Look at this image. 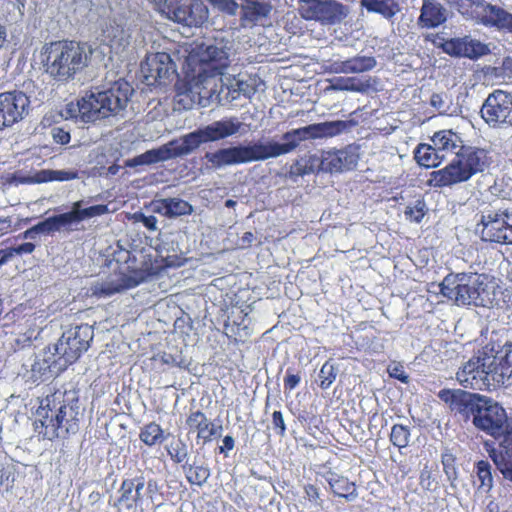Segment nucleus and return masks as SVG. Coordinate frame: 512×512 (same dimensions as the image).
Returning a JSON list of instances; mask_svg holds the SVG:
<instances>
[{
  "label": "nucleus",
  "instance_id": "obj_1",
  "mask_svg": "<svg viewBox=\"0 0 512 512\" xmlns=\"http://www.w3.org/2000/svg\"><path fill=\"white\" fill-rule=\"evenodd\" d=\"M348 126V122L344 120L310 124L285 132L282 135L283 143L258 141L247 146L222 148L213 153H206L205 157L214 167L263 161L294 151L302 141L337 136Z\"/></svg>",
  "mask_w": 512,
  "mask_h": 512
},
{
  "label": "nucleus",
  "instance_id": "obj_2",
  "mask_svg": "<svg viewBox=\"0 0 512 512\" xmlns=\"http://www.w3.org/2000/svg\"><path fill=\"white\" fill-rule=\"evenodd\" d=\"M431 142L443 160L449 154L455 153V157L447 166L432 173L438 187H450L466 182L490 165L491 158L486 149L461 145L460 136L452 130L435 132Z\"/></svg>",
  "mask_w": 512,
  "mask_h": 512
},
{
  "label": "nucleus",
  "instance_id": "obj_3",
  "mask_svg": "<svg viewBox=\"0 0 512 512\" xmlns=\"http://www.w3.org/2000/svg\"><path fill=\"white\" fill-rule=\"evenodd\" d=\"M438 397L466 420L471 418L478 430L495 439L503 438L508 427V416L496 401L477 393L447 388L440 390Z\"/></svg>",
  "mask_w": 512,
  "mask_h": 512
},
{
  "label": "nucleus",
  "instance_id": "obj_4",
  "mask_svg": "<svg viewBox=\"0 0 512 512\" xmlns=\"http://www.w3.org/2000/svg\"><path fill=\"white\" fill-rule=\"evenodd\" d=\"M188 80L176 83L175 100L188 109L195 95H201L211 79L220 76L229 66V56L223 48L215 45H197L186 58Z\"/></svg>",
  "mask_w": 512,
  "mask_h": 512
},
{
  "label": "nucleus",
  "instance_id": "obj_5",
  "mask_svg": "<svg viewBox=\"0 0 512 512\" xmlns=\"http://www.w3.org/2000/svg\"><path fill=\"white\" fill-rule=\"evenodd\" d=\"M79 399L56 390L47 395L36 411L33 426L39 438L53 441L75 434L80 425Z\"/></svg>",
  "mask_w": 512,
  "mask_h": 512
},
{
  "label": "nucleus",
  "instance_id": "obj_6",
  "mask_svg": "<svg viewBox=\"0 0 512 512\" xmlns=\"http://www.w3.org/2000/svg\"><path fill=\"white\" fill-rule=\"evenodd\" d=\"M91 49L77 41L58 40L42 48L45 72L58 82H68L88 66Z\"/></svg>",
  "mask_w": 512,
  "mask_h": 512
},
{
  "label": "nucleus",
  "instance_id": "obj_7",
  "mask_svg": "<svg viewBox=\"0 0 512 512\" xmlns=\"http://www.w3.org/2000/svg\"><path fill=\"white\" fill-rule=\"evenodd\" d=\"M133 94L132 86L118 80L104 91H88L76 103L77 112L84 122H95L115 116L123 111Z\"/></svg>",
  "mask_w": 512,
  "mask_h": 512
},
{
  "label": "nucleus",
  "instance_id": "obj_8",
  "mask_svg": "<svg viewBox=\"0 0 512 512\" xmlns=\"http://www.w3.org/2000/svg\"><path fill=\"white\" fill-rule=\"evenodd\" d=\"M163 500L164 493L157 480L145 481L143 476H136L122 481L114 505L127 511L146 512L159 508Z\"/></svg>",
  "mask_w": 512,
  "mask_h": 512
},
{
  "label": "nucleus",
  "instance_id": "obj_9",
  "mask_svg": "<svg viewBox=\"0 0 512 512\" xmlns=\"http://www.w3.org/2000/svg\"><path fill=\"white\" fill-rule=\"evenodd\" d=\"M457 11L467 20L497 31L512 33V13L485 0H454Z\"/></svg>",
  "mask_w": 512,
  "mask_h": 512
},
{
  "label": "nucleus",
  "instance_id": "obj_10",
  "mask_svg": "<svg viewBox=\"0 0 512 512\" xmlns=\"http://www.w3.org/2000/svg\"><path fill=\"white\" fill-rule=\"evenodd\" d=\"M511 222L510 208L488 210L482 213L476 231L483 242L510 245Z\"/></svg>",
  "mask_w": 512,
  "mask_h": 512
},
{
  "label": "nucleus",
  "instance_id": "obj_11",
  "mask_svg": "<svg viewBox=\"0 0 512 512\" xmlns=\"http://www.w3.org/2000/svg\"><path fill=\"white\" fill-rule=\"evenodd\" d=\"M298 12L305 20L333 25L347 17L348 8L336 0H298Z\"/></svg>",
  "mask_w": 512,
  "mask_h": 512
},
{
  "label": "nucleus",
  "instance_id": "obj_12",
  "mask_svg": "<svg viewBox=\"0 0 512 512\" xmlns=\"http://www.w3.org/2000/svg\"><path fill=\"white\" fill-rule=\"evenodd\" d=\"M476 273L448 274L440 284V293L457 305H475Z\"/></svg>",
  "mask_w": 512,
  "mask_h": 512
},
{
  "label": "nucleus",
  "instance_id": "obj_13",
  "mask_svg": "<svg viewBox=\"0 0 512 512\" xmlns=\"http://www.w3.org/2000/svg\"><path fill=\"white\" fill-rule=\"evenodd\" d=\"M492 372L490 363H486V357L473 356L457 372L456 378L461 386L472 390L493 389Z\"/></svg>",
  "mask_w": 512,
  "mask_h": 512
},
{
  "label": "nucleus",
  "instance_id": "obj_14",
  "mask_svg": "<svg viewBox=\"0 0 512 512\" xmlns=\"http://www.w3.org/2000/svg\"><path fill=\"white\" fill-rule=\"evenodd\" d=\"M481 117L492 128L512 125V95L499 89L490 93L482 105Z\"/></svg>",
  "mask_w": 512,
  "mask_h": 512
},
{
  "label": "nucleus",
  "instance_id": "obj_15",
  "mask_svg": "<svg viewBox=\"0 0 512 512\" xmlns=\"http://www.w3.org/2000/svg\"><path fill=\"white\" fill-rule=\"evenodd\" d=\"M427 40L453 57L478 59L490 52L486 44L470 36L445 39L440 34H435L427 36Z\"/></svg>",
  "mask_w": 512,
  "mask_h": 512
},
{
  "label": "nucleus",
  "instance_id": "obj_16",
  "mask_svg": "<svg viewBox=\"0 0 512 512\" xmlns=\"http://www.w3.org/2000/svg\"><path fill=\"white\" fill-rule=\"evenodd\" d=\"M29 97L22 91L0 93V131L21 121L28 113Z\"/></svg>",
  "mask_w": 512,
  "mask_h": 512
},
{
  "label": "nucleus",
  "instance_id": "obj_17",
  "mask_svg": "<svg viewBox=\"0 0 512 512\" xmlns=\"http://www.w3.org/2000/svg\"><path fill=\"white\" fill-rule=\"evenodd\" d=\"M55 353H52L47 359H44L46 364L45 367L40 369L52 370L56 366L57 362L63 360V365L67 366L75 363L80 356L87 351L84 346H81L79 341L75 340L69 333L66 336L64 334L55 345Z\"/></svg>",
  "mask_w": 512,
  "mask_h": 512
},
{
  "label": "nucleus",
  "instance_id": "obj_18",
  "mask_svg": "<svg viewBox=\"0 0 512 512\" xmlns=\"http://www.w3.org/2000/svg\"><path fill=\"white\" fill-rule=\"evenodd\" d=\"M493 369V389L512 383V342L506 343L490 361Z\"/></svg>",
  "mask_w": 512,
  "mask_h": 512
},
{
  "label": "nucleus",
  "instance_id": "obj_19",
  "mask_svg": "<svg viewBox=\"0 0 512 512\" xmlns=\"http://www.w3.org/2000/svg\"><path fill=\"white\" fill-rule=\"evenodd\" d=\"M185 425L188 433L196 432L197 439L201 440L203 444L211 442L222 430L221 425H215L201 410L190 411L185 420Z\"/></svg>",
  "mask_w": 512,
  "mask_h": 512
},
{
  "label": "nucleus",
  "instance_id": "obj_20",
  "mask_svg": "<svg viewBox=\"0 0 512 512\" xmlns=\"http://www.w3.org/2000/svg\"><path fill=\"white\" fill-rule=\"evenodd\" d=\"M209 10L202 0H183L175 22L188 27H201L208 20Z\"/></svg>",
  "mask_w": 512,
  "mask_h": 512
},
{
  "label": "nucleus",
  "instance_id": "obj_21",
  "mask_svg": "<svg viewBox=\"0 0 512 512\" xmlns=\"http://www.w3.org/2000/svg\"><path fill=\"white\" fill-rule=\"evenodd\" d=\"M490 457L503 477L512 482V426L506 428L498 448L490 451Z\"/></svg>",
  "mask_w": 512,
  "mask_h": 512
},
{
  "label": "nucleus",
  "instance_id": "obj_22",
  "mask_svg": "<svg viewBox=\"0 0 512 512\" xmlns=\"http://www.w3.org/2000/svg\"><path fill=\"white\" fill-rule=\"evenodd\" d=\"M147 78H153L156 82L162 83L176 74V64L170 54L157 52L146 58Z\"/></svg>",
  "mask_w": 512,
  "mask_h": 512
},
{
  "label": "nucleus",
  "instance_id": "obj_23",
  "mask_svg": "<svg viewBox=\"0 0 512 512\" xmlns=\"http://www.w3.org/2000/svg\"><path fill=\"white\" fill-rule=\"evenodd\" d=\"M359 155L351 148L330 151L322 160L323 168L330 173H340L356 168Z\"/></svg>",
  "mask_w": 512,
  "mask_h": 512
},
{
  "label": "nucleus",
  "instance_id": "obj_24",
  "mask_svg": "<svg viewBox=\"0 0 512 512\" xmlns=\"http://www.w3.org/2000/svg\"><path fill=\"white\" fill-rule=\"evenodd\" d=\"M376 65L374 56L356 55L345 60L331 61L329 71L336 74H359L371 71Z\"/></svg>",
  "mask_w": 512,
  "mask_h": 512
},
{
  "label": "nucleus",
  "instance_id": "obj_25",
  "mask_svg": "<svg viewBox=\"0 0 512 512\" xmlns=\"http://www.w3.org/2000/svg\"><path fill=\"white\" fill-rule=\"evenodd\" d=\"M476 277L475 306L492 307L500 288L496 278L485 273H476Z\"/></svg>",
  "mask_w": 512,
  "mask_h": 512
},
{
  "label": "nucleus",
  "instance_id": "obj_26",
  "mask_svg": "<svg viewBox=\"0 0 512 512\" xmlns=\"http://www.w3.org/2000/svg\"><path fill=\"white\" fill-rule=\"evenodd\" d=\"M241 125L242 123L239 122L236 118H225L219 121H215L201 129L207 143L215 142L235 135L239 132Z\"/></svg>",
  "mask_w": 512,
  "mask_h": 512
},
{
  "label": "nucleus",
  "instance_id": "obj_27",
  "mask_svg": "<svg viewBox=\"0 0 512 512\" xmlns=\"http://www.w3.org/2000/svg\"><path fill=\"white\" fill-rule=\"evenodd\" d=\"M323 478L327 481L330 491L337 497L353 500L357 497V487L354 482L343 475H339L328 469L322 473Z\"/></svg>",
  "mask_w": 512,
  "mask_h": 512
},
{
  "label": "nucleus",
  "instance_id": "obj_28",
  "mask_svg": "<svg viewBox=\"0 0 512 512\" xmlns=\"http://www.w3.org/2000/svg\"><path fill=\"white\" fill-rule=\"evenodd\" d=\"M447 20L446 9L435 0H423L419 24L423 28H436Z\"/></svg>",
  "mask_w": 512,
  "mask_h": 512
},
{
  "label": "nucleus",
  "instance_id": "obj_29",
  "mask_svg": "<svg viewBox=\"0 0 512 512\" xmlns=\"http://www.w3.org/2000/svg\"><path fill=\"white\" fill-rule=\"evenodd\" d=\"M155 212L167 218H174L192 214L193 206L183 199L169 197L156 201Z\"/></svg>",
  "mask_w": 512,
  "mask_h": 512
},
{
  "label": "nucleus",
  "instance_id": "obj_30",
  "mask_svg": "<svg viewBox=\"0 0 512 512\" xmlns=\"http://www.w3.org/2000/svg\"><path fill=\"white\" fill-rule=\"evenodd\" d=\"M374 82L371 77H338L331 81L330 89L334 91H350L364 94L374 88Z\"/></svg>",
  "mask_w": 512,
  "mask_h": 512
},
{
  "label": "nucleus",
  "instance_id": "obj_31",
  "mask_svg": "<svg viewBox=\"0 0 512 512\" xmlns=\"http://www.w3.org/2000/svg\"><path fill=\"white\" fill-rule=\"evenodd\" d=\"M155 273H148L147 275H144L142 272L135 271L132 275H126L124 274L120 278V282L116 285L114 284H107L103 285L96 294L99 296H111L115 293H119L124 290H128L131 288L137 287L139 284L144 282L147 279V276H152Z\"/></svg>",
  "mask_w": 512,
  "mask_h": 512
},
{
  "label": "nucleus",
  "instance_id": "obj_32",
  "mask_svg": "<svg viewBox=\"0 0 512 512\" xmlns=\"http://www.w3.org/2000/svg\"><path fill=\"white\" fill-rule=\"evenodd\" d=\"M360 6L368 13L381 15L390 20L401 11V0H360Z\"/></svg>",
  "mask_w": 512,
  "mask_h": 512
},
{
  "label": "nucleus",
  "instance_id": "obj_33",
  "mask_svg": "<svg viewBox=\"0 0 512 512\" xmlns=\"http://www.w3.org/2000/svg\"><path fill=\"white\" fill-rule=\"evenodd\" d=\"M271 10L272 5L270 3L247 0L242 6L241 20L245 25H255L262 18H266Z\"/></svg>",
  "mask_w": 512,
  "mask_h": 512
},
{
  "label": "nucleus",
  "instance_id": "obj_34",
  "mask_svg": "<svg viewBox=\"0 0 512 512\" xmlns=\"http://www.w3.org/2000/svg\"><path fill=\"white\" fill-rule=\"evenodd\" d=\"M175 142L169 141L168 143L160 146L156 149H151L146 151L145 153L136 157L135 162L137 164H155L158 162H164L169 159L177 158V154H175L174 146Z\"/></svg>",
  "mask_w": 512,
  "mask_h": 512
},
{
  "label": "nucleus",
  "instance_id": "obj_35",
  "mask_svg": "<svg viewBox=\"0 0 512 512\" xmlns=\"http://www.w3.org/2000/svg\"><path fill=\"white\" fill-rule=\"evenodd\" d=\"M175 154L177 157L185 156L196 150L201 144L206 143L203 131L201 128L183 135L179 139H173Z\"/></svg>",
  "mask_w": 512,
  "mask_h": 512
},
{
  "label": "nucleus",
  "instance_id": "obj_36",
  "mask_svg": "<svg viewBox=\"0 0 512 512\" xmlns=\"http://www.w3.org/2000/svg\"><path fill=\"white\" fill-rule=\"evenodd\" d=\"M414 159L424 168H435L443 159L432 144L420 143L414 150Z\"/></svg>",
  "mask_w": 512,
  "mask_h": 512
},
{
  "label": "nucleus",
  "instance_id": "obj_37",
  "mask_svg": "<svg viewBox=\"0 0 512 512\" xmlns=\"http://www.w3.org/2000/svg\"><path fill=\"white\" fill-rule=\"evenodd\" d=\"M77 206L78 204L73 203L71 211L46 218L48 234L60 231L62 228L68 229L72 224L79 223Z\"/></svg>",
  "mask_w": 512,
  "mask_h": 512
},
{
  "label": "nucleus",
  "instance_id": "obj_38",
  "mask_svg": "<svg viewBox=\"0 0 512 512\" xmlns=\"http://www.w3.org/2000/svg\"><path fill=\"white\" fill-rule=\"evenodd\" d=\"M166 438L165 431L155 421L149 422L140 428L139 439L148 447L161 445Z\"/></svg>",
  "mask_w": 512,
  "mask_h": 512
},
{
  "label": "nucleus",
  "instance_id": "obj_39",
  "mask_svg": "<svg viewBox=\"0 0 512 512\" xmlns=\"http://www.w3.org/2000/svg\"><path fill=\"white\" fill-rule=\"evenodd\" d=\"M475 473L479 488L489 491L493 484L491 465L486 460H480L475 464Z\"/></svg>",
  "mask_w": 512,
  "mask_h": 512
},
{
  "label": "nucleus",
  "instance_id": "obj_40",
  "mask_svg": "<svg viewBox=\"0 0 512 512\" xmlns=\"http://www.w3.org/2000/svg\"><path fill=\"white\" fill-rule=\"evenodd\" d=\"M314 156H304L293 162L289 169L290 177H300L314 172Z\"/></svg>",
  "mask_w": 512,
  "mask_h": 512
},
{
  "label": "nucleus",
  "instance_id": "obj_41",
  "mask_svg": "<svg viewBox=\"0 0 512 512\" xmlns=\"http://www.w3.org/2000/svg\"><path fill=\"white\" fill-rule=\"evenodd\" d=\"M83 201H76L74 204H78L77 206V215L79 222L90 219L93 217L102 216L104 214H107L109 212L108 205L106 204H97L93 205L87 208H82Z\"/></svg>",
  "mask_w": 512,
  "mask_h": 512
},
{
  "label": "nucleus",
  "instance_id": "obj_42",
  "mask_svg": "<svg viewBox=\"0 0 512 512\" xmlns=\"http://www.w3.org/2000/svg\"><path fill=\"white\" fill-rule=\"evenodd\" d=\"M409 439L410 430L407 426L402 424H395L392 426L390 441L395 447L399 449L407 447L409 444Z\"/></svg>",
  "mask_w": 512,
  "mask_h": 512
},
{
  "label": "nucleus",
  "instance_id": "obj_43",
  "mask_svg": "<svg viewBox=\"0 0 512 512\" xmlns=\"http://www.w3.org/2000/svg\"><path fill=\"white\" fill-rule=\"evenodd\" d=\"M210 476L209 468L205 466L190 465L186 468V478L191 485H203Z\"/></svg>",
  "mask_w": 512,
  "mask_h": 512
},
{
  "label": "nucleus",
  "instance_id": "obj_44",
  "mask_svg": "<svg viewBox=\"0 0 512 512\" xmlns=\"http://www.w3.org/2000/svg\"><path fill=\"white\" fill-rule=\"evenodd\" d=\"M320 383L319 386L321 389H328L336 380L337 377V369L330 360H327L321 367L318 374Z\"/></svg>",
  "mask_w": 512,
  "mask_h": 512
},
{
  "label": "nucleus",
  "instance_id": "obj_45",
  "mask_svg": "<svg viewBox=\"0 0 512 512\" xmlns=\"http://www.w3.org/2000/svg\"><path fill=\"white\" fill-rule=\"evenodd\" d=\"M167 453L174 463H183L188 456L187 445L178 439L167 447Z\"/></svg>",
  "mask_w": 512,
  "mask_h": 512
},
{
  "label": "nucleus",
  "instance_id": "obj_46",
  "mask_svg": "<svg viewBox=\"0 0 512 512\" xmlns=\"http://www.w3.org/2000/svg\"><path fill=\"white\" fill-rule=\"evenodd\" d=\"M159 11L175 21L176 13L180 10L183 0H153Z\"/></svg>",
  "mask_w": 512,
  "mask_h": 512
},
{
  "label": "nucleus",
  "instance_id": "obj_47",
  "mask_svg": "<svg viewBox=\"0 0 512 512\" xmlns=\"http://www.w3.org/2000/svg\"><path fill=\"white\" fill-rule=\"evenodd\" d=\"M69 334L75 338V340L79 341L81 346H84V348L88 350L90 342L93 340V330L89 325L77 326L74 332H69Z\"/></svg>",
  "mask_w": 512,
  "mask_h": 512
},
{
  "label": "nucleus",
  "instance_id": "obj_48",
  "mask_svg": "<svg viewBox=\"0 0 512 512\" xmlns=\"http://www.w3.org/2000/svg\"><path fill=\"white\" fill-rule=\"evenodd\" d=\"M404 214L409 221L420 223L426 214V204L424 200L419 199L413 206H407Z\"/></svg>",
  "mask_w": 512,
  "mask_h": 512
},
{
  "label": "nucleus",
  "instance_id": "obj_49",
  "mask_svg": "<svg viewBox=\"0 0 512 512\" xmlns=\"http://www.w3.org/2000/svg\"><path fill=\"white\" fill-rule=\"evenodd\" d=\"M305 497L309 502L318 508L323 507V500L320 497V489L314 484H306L303 487Z\"/></svg>",
  "mask_w": 512,
  "mask_h": 512
},
{
  "label": "nucleus",
  "instance_id": "obj_50",
  "mask_svg": "<svg viewBox=\"0 0 512 512\" xmlns=\"http://www.w3.org/2000/svg\"><path fill=\"white\" fill-rule=\"evenodd\" d=\"M387 372L391 378L397 379L404 384L409 383V375L401 363H392L388 366Z\"/></svg>",
  "mask_w": 512,
  "mask_h": 512
},
{
  "label": "nucleus",
  "instance_id": "obj_51",
  "mask_svg": "<svg viewBox=\"0 0 512 512\" xmlns=\"http://www.w3.org/2000/svg\"><path fill=\"white\" fill-rule=\"evenodd\" d=\"M301 381V376L299 373H294L292 368H288L286 371V375L283 379L284 392L289 393L294 390Z\"/></svg>",
  "mask_w": 512,
  "mask_h": 512
},
{
  "label": "nucleus",
  "instance_id": "obj_52",
  "mask_svg": "<svg viewBox=\"0 0 512 512\" xmlns=\"http://www.w3.org/2000/svg\"><path fill=\"white\" fill-rule=\"evenodd\" d=\"M39 233L48 234V228L45 223V220L37 223L36 225L32 226L31 228L20 233L15 239H33Z\"/></svg>",
  "mask_w": 512,
  "mask_h": 512
},
{
  "label": "nucleus",
  "instance_id": "obj_53",
  "mask_svg": "<svg viewBox=\"0 0 512 512\" xmlns=\"http://www.w3.org/2000/svg\"><path fill=\"white\" fill-rule=\"evenodd\" d=\"M133 218L135 222H141L145 228H147L149 231H156L157 230V218L154 215H145L142 212H136L133 215Z\"/></svg>",
  "mask_w": 512,
  "mask_h": 512
},
{
  "label": "nucleus",
  "instance_id": "obj_54",
  "mask_svg": "<svg viewBox=\"0 0 512 512\" xmlns=\"http://www.w3.org/2000/svg\"><path fill=\"white\" fill-rule=\"evenodd\" d=\"M209 2L230 15H234L238 8L235 0H209Z\"/></svg>",
  "mask_w": 512,
  "mask_h": 512
},
{
  "label": "nucleus",
  "instance_id": "obj_55",
  "mask_svg": "<svg viewBox=\"0 0 512 512\" xmlns=\"http://www.w3.org/2000/svg\"><path fill=\"white\" fill-rule=\"evenodd\" d=\"M51 181H69L77 178L78 173L72 170H55L49 172Z\"/></svg>",
  "mask_w": 512,
  "mask_h": 512
},
{
  "label": "nucleus",
  "instance_id": "obj_56",
  "mask_svg": "<svg viewBox=\"0 0 512 512\" xmlns=\"http://www.w3.org/2000/svg\"><path fill=\"white\" fill-rule=\"evenodd\" d=\"M273 428L279 436H284L286 432V425L284 422L283 414L281 411H274L272 414Z\"/></svg>",
  "mask_w": 512,
  "mask_h": 512
},
{
  "label": "nucleus",
  "instance_id": "obj_57",
  "mask_svg": "<svg viewBox=\"0 0 512 512\" xmlns=\"http://www.w3.org/2000/svg\"><path fill=\"white\" fill-rule=\"evenodd\" d=\"M36 245L32 242H24L19 245L12 246V251L16 256L29 255L34 252Z\"/></svg>",
  "mask_w": 512,
  "mask_h": 512
},
{
  "label": "nucleus",
  "instance_id": "obj_58",
  "mask_svg": "<svg viewBox=\"0 0 512 512\" xmlns=\"http://www.w3.org/2000/svg\"><path fill=\"white\" fill-rule=\"evenodd\" d=\"M223 444L218 447L219 454L227 455V452L232 450L235 446L234 438L230 435L224 436L222 439Z\"/></svg>",
  "mask_w": 512,
  "mask_h": 512
},
{
  "label": "nucleus",
  "instance_id": "obj_59",
  "mask_svg": "<svg viewBox=\"0 0 512 512\" xmlns=\"http://www.w3.org/2000/svg\"><path fill=\"white\" fill-rule=\"evenodd\" d=\"M431 478H432V474L429 470L427 469H424L421 471L420 473V477H419V482H420V486L423 488V489H426V490H432L431 488Z\"/></svg>",
  "mask_w": 512,
  "mask_h": 512
},
{
  "label": "nucleus",
  "instance_id": "obj_60",
  "mask_svg": "<svg viewBox=\"0 0 512 512\" xmlns=\"http://www.w3.org/2000/svg\"><path fill=\"white\" fill-rule=\"evenodd\" d=\"M454 461L455 459L451 455H446L442 457V464L445 473L450 476L451 474H455V467H454Z\"/></svg>",
  "mask_w": 512,
  "mask_h": 512
},
{
  "label": "nucleus",
  "instance_id": "obj_61",
  "mask_svg": "<svg viewBox=\"0 0 512 512\" xmlns=\"http://www.w3.org/2000/svg\"><path fill=\"white\" fill-rule=\"evenodd\" d=\"M54 138L60 144H67L70 141V134L63 129H58V132L54 134Z\"/></svg>",
  "mask_w": 512,
  "mask_h": 512
},
{
  "label": "nucleus",
  "instance_id": "obj_62",
  "mask_svg": "<svg viewBox=\"0 0 512 512\" xmlns=\"http://www.w3.org/2000/svg\"><path fill=\"white\" fill-rule=\"evenodd\" d=\"M13 257H16V254L12 251V246L0 251V263H5Z\"/></svg>",
  "mask_w": 512,
  "mask_h": 512
},
{
  "label": "nucleus",
  "instance_id": "obj_63",
  "mask_svg": "<svg viewBox=\"0 0 512 512\" xmlns=\"http://www.w3.org/2000/svg\"><path fill=\"white\" fill-rule=\"evenodd\" d=\"M12 225L10 217H0V235L7 233Z\"/></svg>",
  "mask_w": 512,
  "mask_h": 512
},
{
  "label": "nucleus",
  "instance_id": "obj_64",
  "mask_svg": "<svg viewBox=\"0 0 512 512\" xmlns=\"http://www.w3.org/2000/svg\"><path fill=\"white\" fill-rule=\"evenodd\" d=\"M503 69L504 71L512 76V58L508 57L503 61Z\"/></svg>",
  "mask_w": 512,
  "mask_h": 512
}]
</instances>
